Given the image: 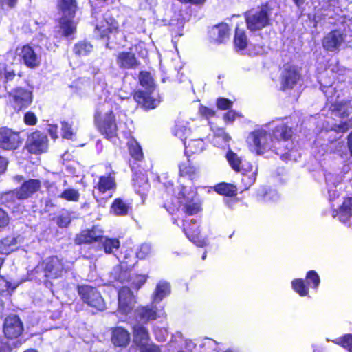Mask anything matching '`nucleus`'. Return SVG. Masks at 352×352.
I'll list each match as a JSON object with an SVG mask.
<instances>
[{
    "mask_svg": "<svg viewBox=\"0 0 352 352\" xmlns=\"http://www.w3.org/2000/svg\"><path fill=\"white\" fill-rule=\"evenodd\" d=\"M234 43L237 50H244L248 45L247 36L243 30L236 28Z\"/></svg>",
    "mask_w": 352,
    "mask_h": 352,
    "instance_id": "37",
    "label": "nucleus"
},
{
    "mask_svg": "<svg viewBox=\"0 0 352 352\" xmlns=\"http://www.w3.org/2000/svg\"><path fill=\"white\" fill-rule=\"evenodd\" d=\"M135 304V297L129 287H123L118 292V311L127 315Z\"/></svg>",
    "mask_w": 352,
    "mask_h": 352,
    "instance_id": "17",
    "label": "nucleus"
},
{
    "mask_svg": "<svg viewBox=\"0 0 352 352\" xmlns=\"http://www.w3.org/2000/svg\"><path fill=\"white\" fill-rule=\"evenodd\" d=\"M214 190L217 193L226 196H234L237 192L235 186L227 183H221L215 186Z\"/></svg>",
    "mask_w": 352,
    "mask_h": 352,
    "instance_id": "39",
    "label": "nucleus"
},
{
    "mask_svg": "<svg viewBox=\"0 0 352 352\" xmlns=\"http://www.w3.org/2000/svg\"><path fill=\"white\" fill-rule=\"evenodd\" d=\"M179 175L182 177H188L190 179L195 175L197 168L192 166L189 160L179 164Z\"/></svg>",
    "mask_w": 352,
    "mask_h": 352,
    "instance_id": "38",
    "label": "nucleus"
},
{
    "mask_svg": "<svg viewBox=\"0 0 352 352\" xmlns=\"http://www.w3.org/2000/svg\"><path fill=\"white\" fill-rule=\"evenodd\" d=\"M105 253L111 254L120 247V241L117 239L103 238L101 239Z\"/></svg>",
    "mask_w": 352,
    "mask_h": 352,
    "instance_id": "41",
    "label": "nucleus"
},
{
    "mask_svg": "<svg viewBox=\"0 0 352 352\" xmlns=\"http://www.w3.org/2000/svg\"><path fill=\"white\" fill-rule=\"evenodd\" d=\"M11 287V284L3 277L0 276V293Z\"/></svg>",
    "mask_w": 352,
    "mask_h": 352,
    "instance_id": "63",
    "label": "nucleus"
},
{
    "mask_svg": "<svg viewBox=\"0 0 352 352\" xmlns=\"http://www.w3.org/2000/svg\"><path fill=\"white\" fill-rule=\"evenodd\" d=\"M30 243L26 236L23 235L11 234L4 236L0 240V254L8 255L19 248L25 249Z\"/></svg>",
    "mask_w": 352,
    "mask_h": 352,
    "instance_id": "10",
    "label": "nucleus"
},
{
    "mask_svg": "<svg viewBox=\"0 0 352 352\" xmlns=\"http://www.w3.org/2000/svg\"><path fill=\"white\" fill-rule=\"evenodd\" d=\"M27 148L34 154H40L47 149V138L40 131L32 133L28 139Z\"/></svg>",
    "mask_w": 352,
    "mask_h": 352,
    "instance_id": "16",
    "label": "nucleus"
},
{
    "mask_svg": "<svg viewBox=\"0 0 352 352\" xmlns=\"http://www.w3.org/2000/svg\"><path fill=\"white\" fill-rule=\"evenodd\" d=\"M170 293V285L168 283L160 281L156 287L155 291L153 294V301L157 302L161 301L164 297L168 296Z\"/></svg>",
    "mask_w": 352,
    "mask_h": 352,
    "instance_id": "35",
    "label": "nucleus"
},
{
    "mask_svg": "<svg viewBox=\"0 0 352 352\" xmlns=\"http://www.w3.org/2000/svg\"><path fill=\"white\" fill-rule=\"evenodd\" d=\"M292 131L291 128L284 123H280L275 127L273 131V140L274 144H276V146L280 147L279 151L283 153H287L286 151L288 150L287 142L292 137ZM287 155L288 153L285 154L283 159H287Z\"/></svg>",
    "mask_w": 352,
    "mask_h": 352,
    "instance_id": "14",
    "label": "nucleus"
},
{
    "mask_svg": "<svg viewBox=\"0 0 352 352\" xmlns=\"http://www.w3.org/2000/svg\"><path fill=\"white\" fill-rule=\"evenodd\" d=\"M129 149L131 155L137 160H140L143 156L142 148L139 144L134 140L128 142Z\"/></svg>",
    "mask_w": 352,
    "mask_h": 352,
    "instance_id": "45",
    "label": "nucleus"
},
{
    "mask_svg": "<svg viewBox=\"0 0 352 352\" xmlns=\"http://www.w3.org/2000/svg\"><path fill=\"white\" fill-rule=\"evenodd\" d=\"M331 341L335 344L342 346L348 352H352V334H346Z\"/></svg>",
    "mask_w": 352,
    "mask_h": 352,
    "instance_id": "43",
    "label": "nucleus"
},
{
    "mask_svg": "<svg viewBox=\"0 0 352 352\" xmlns=\"http://www.w3.org/2000/svg\"><path fill=\"white\" fill-rule=\"evenodd\" d=\"M152 302L150 305L138 307L135 310V318L138 322L147 323L166 316V313L162 307H157Z\"/></svg>",
    "mask_w": 352,
    "mask_h": 352,
    "instance_id": "9",
    "label": "nucleus"
},
{
    "mask_svg": "<svg viewBox=\"0 0 352 352\" xmlns=\"http://www.w3.org/2000/svg\"><path fill=\"white\" fill-rule=\"evenodd\" d=\"M9 217L8 214L1 208H0V228L6 227L9 223Z\"/></svg>",
    "mask_w": 352,
    "mask_h": 352,
    "instance_id": "59",
    "label": "nucleus"
},
{
    "mask_svg": "<svg viewBox=\"0 0 352 352\" xmlns=\"http://www.w3.org/2000/svg\"><path fill=\"white\" fill-rule=\"evenodd\" d=\"M58 196L66 200L76 201L79 199L80 195L77 190L69 188L65 190Z\"/></svg>",
    "mask_w": 352,
    "mask_h": 352,
    "instance_id": "48",
    "label": "nucleus"
},
{
    "mask_svg": "<svg viewBox=\"0 0 352 352\" xmlns=\"http://www.w3.org/2000/svg\"><path fill=\"white\" fill-rule=\"evenodd\" d=\"M104 109L105 107L101 111H98L96 113L95 122L102 134L108 139L114 138L117 135L118 131L115 116L111 111L102 113V111Z\"/></svg>",
    "mask_w": 352,
    "mask_h": 352,
    "instance_id": "5",
    "label": "nucleus"
},
{
    "mask_svg": "<svg viewBox=\"0 0 352 352\" xmlns=\"http://www.w3.org/2000/svg\"><path fill=\"white\" fill-rule=\"evenodd\" d=\"M16 200H20L19 198V192L17 190H11L2 194L1 197V201L3 204L10 206L14 204Z\"/></svg>",
    "mask_w": 352,
    "mask_h": 352,
    "instance_id": "46",
    "label": "nucleus"
},
{
    "mask_svg": "<svg viewBox=\"0 0 352 352\" xmlns=\"http://www.w3.org/2000/svg\"><path fill=\"white\" fill-rule=\"evenodd\" d=\"M269 9L267 6L249 10L245 13L248 28L252 31L260 30L270 23Z\"/></svg>",
    "mask_w": 352,
    "mask_h": 352,
    "instance_id": "6",
    "label": "nucleus"
},
{
    "mask_svg": "<svg viewBox=\"0 0 352 352\" xmlns=\"http://www.w3.org/2000/svg\"><path fill=\"white\" fill-rule=\"evenodd\" d=\"M58 5L63 16L60 19L59 30L56 36H69L76 32V23L72 19L77 10L76 1L58 0Z\"/></svg>",
    "mask_w": 352,
    "mask_h": 352,
    "instance_id": "3",
    "label": "nucleus"
},
{
    "mask_svg": "<svg viewBox=\"0 0 352 352\" xmlns=\"http://www.w3.org/2000/svg\"><path fill=\"white\" fill-rule=\"evenodd\" d=\"M92 49L93 47L90 43L82 41L75 45L74 52L80 56H87L92 51Z\"/></svg>",
    "mask_w": 352,
    "mask_h": 352,
    "instance_id": "42",
    "label": "nucleus"
},
{
    "mask_svg": "<svg viewBox=\"0 0 352 352\" xmlns=\"http://www.w3.org/2000/svg\"><path fill=\"white\" fill-rule=\"evenodd\" d=\"M138 348L140 352H162L160 346L153 342H148Z\"/></svg>",
    "mask_w": 352,
    "mask_h": 352,
    "instance_id": "51",
    "label": "nucleus"
},
{
    "mask_svg": "<svg viewBox=\"0 0 352 352\" xmlns=\"http://www.w3.org/2000/svg\"><path fill=\"white\" fill-rule=\"evenodd\" d=\"M12 346L9 341L0 337V352H10Z\"/></svg>",
    "mask_w": 352,
    "mask_h": 352,
    "instance_id": "58",
    "label": "nucleus"
},
{
    "mask_svg": "<svg viewBox=\"0 0 352 352\" xmlns=\"http://www.w3.org/2000/svg\"><path fill=\"white\" fill-rule=\"evenodd\" d=\"M230 28L228 25L221 23L214 25L209 31L210 42L214 44L224 43L230 38Z\"/></svg>",
    "mask_w": 352,
    "mask_h": 352,
    "instance_id": "24",
    "label": "nucleus"
},
{
    "mask_svg": "<svg viewBox=\"0 0 352 352\" xmlns=\"http://www.w3.org/2000/svg\"><path fill=\"white\" fill-rule=\"evenodd\" d=\"M78 292L82 300L89 306L98 310L105 308L104 300L96 288L89 285H80L78 287Z\"/></svg>",
    "mask_w": 352,
    "mask_h": 352,
    "instance_id": "11",
    "label": "nucleus"
},
{
    "mask_svg": "<svg viewBox=\"0 0 352 352\" xmlns=\"http://www.w3.org/2000/svg\"><path fill=\"white\" fill-rule=\"evenodd\" d=\"M292 286L294 290L301 296L308 294V287L305 285L304 281L301 278H296L292 280Z\"/></svg>",
    "mask_w": 352,
    "mask_h": 352,
    "instance_id": "44",
    "label": "nucleus"
},
{
    "mask_svg": "<svg viewBox=\"0 0 352 352\" xmlns=\"http://www.w3.org/2000/svg\"><path fill=\"white\" fill-rule=\"evenodd\" d=\"M70 217L67 213H63L58 218L57 223L60 227H67L70 223Z\"/></svg>",
    "mask_w": 352,
    "mask_h": 352,
    "instance_id": "56",
    "label": "nucleus"
},
{
    "mask_svg": "<svg viewBox=\"0 0 352 352\" xmlns=\"http://www.w3.org/2000/svg\"><path fill=\"white\" fill-rule=\"evenodd\" d=\"M118 258L120 261V265L115 268V272L120 268L126 272L133 267L135 263L132 250H127L124 254L121 253L120 256H118Z\"/></svg>",
    "mask_w": 352,
    "mask_h": 352,
    "instance_id": "33",
    "label": "nucleus"
},
{
    "mask_svg": "<svg viewBox=\"0 0 352 352\" xmlns=\"http://www.w3.org/2000/svg\"><path fill=\"white\" fill-rule=\"evenodd\" d=\"M199 112L201 115L207 118L212 117L214 116L215 113L214 110L204 106H201L199 108Z\"/></svg>",
    "mask_w": 352,
    "mask_h": 352,
    "instance_id": "61",
    "label": "nucleus"
},
{
    "mask_svg": "<svg viewBox=\"0 0 352 352\" xmlns=\"http://www.w3.org/2000/svg\"><path fill=\"white\" fill-rule=\"evenodd\" d=\"M300 80V74L295 66L287 65L281 74V88L283 90L291 89L296 86Z\"/></svg>",
    "mask_w": 352,
    "mask_h": 352,
    "instance_id": "19",
    "label": "nucleus"
},
{
    "mask_svg": "<svg viewBox=\"0 0 352 352\" xmlns=\"http://www.w3.org/2000/svg\"><path fill=\"white\" fill-rule=\"evenodd\" d=\"M129 208V204L121 199H116L111 205V210L115 215L124 216L127 214Z\"/></svg>",
    "mask_w": 352,
    "mask_h": 352,
    "instance_id": "36",
    "label": "nucleus"
},
{
    "mask_svg": "<svg viewBox=\"0 0 352 352\" xmlns=\"http://www.w3.org/2000/svg\"><path fill=\"white\" fill-rule=\"evenodd\" d=\"M306 280L307 284L313 288H317L320 283L318 274L314 270L307 272Z\"/></svg>",
    "mask_w": 352,
    "mask_h": 352,
    "instance_id": "49",
    "label": "nucleus"
},
{
    "mask_svg": "<svg viewBox=\"0 0 352 352\" xmlns=\"http://www.w3.org/2000/svg\"><path fill=\"white\" fill-rule=\"evenodd\" d=\"M180 206H183V210L188 215H194L201 210V204L196 197V192L190 190L186 186H180L177 188L175 201L170 204L168 202L164 204V207L170 212L177 210Z\"/></svg>",
    "mask_w": 352,
    "mask_h": 352,
    "instance_id": "1",
    "label": "nucleus"
},
{
    "mask_svg": "<svg viewBox=\"0 0 352 352\" xmlns=\"http://www.w3.org/2000/svg\"><path fill=\"white\" fill-rule=\"evenodd\" d=\"M226 159L234 170L242 173L243 175V180L248 177L245 175L250 173V175L248 176V178L250 179V184L255 182L256 174L255 171H252L253 166L252 164L248 162H243L241 157L231 150L228 151Z\"/></svg>",
    "mask_w": 352,
    "mask_h": 352,
    "instance_id": "8",
    "label": "nucleus"
},
{
    "mask_svg": "<svg viewBox=\"0 0 352 352\" xmlns=\"http://www.w3.org/2000/svg\"><path fill=\"white\" fill-rule=\"evenodd\" d=\"M47 131L48 133L50 135L52 138L56 139L58 138V126L54 124H48Z\"/></svg>",
    "mask_w": 352,
    "mask_h": 352,
    "instance_id": "60",
    "label": "nucleus"
},
{
    "mask_svg": "<svg viewBox=\"0 0 352 352\" xmlns=\"http://www.w3.org/2000/svg\"><path fill=\"white\" fill-rule=\"evenodd\" d=\"M41 187V182L38 179H29L24 182L18 190L19 199H25L37 192Z\"/></svg>",
    "mask_w": 352,
    "mask_h": 352,
    "instance_id": "27",
    "label": "nucleus"
},
{
    "mask_svg": "<svg viewBox=\"0 0 352 352\" xmlns=\"http://www.w3.org/2000/svg\"><path fill=\"white\" fill-rule=\"evenodd\" d=\"M140 85L145 90H139L134 94V100L146 109H155L160 104L157 94L155 92L153 79L150 73L142 72L139 76Z\"/></svg>",
    "mask_w": 352,
    "mask_h": 352,
    "instance_id": "2",
    "label": "nucleus"
},
{
    "mask_svg": "<svg viewBox=\"0 0 352 352\" xmlns=\"http://www.w3.org/2000/svg\"><path fill=\"white\" fill-rule=\"evenodd\" d=\"M248 142L251 149L258 155H261L268 150H274L277 155H280L281 158H283L287 154V153H283L279 151L280 147L276 146L270 134L263 129L256 130L251 133L248 138Z\"/></svg>",
    "mask_w": 352,
    "mask_h": 352,
    "instance_id": "4",
    "label": "nucleus"
},
{
    "mask_svg": "<svg viewBox=\"0 0 352 352\" xmlns=\"http://www.w3.org/2000/svg\"><path fill=\"white\" fill-rule=\"evenodd\" d=\"M136 279L137 280L133 281L132 284L134 285V287L138 289L146 282V278L145 276L139 275L136 276Z\"/></svg>",
    "mask_w": 352,
    "mask_h": 352,
    "instance_id": "62",
    "label": "nucleus"
},
{
    "mask_svg": "<svg viewBox=\"0 0 352 352\" xmlns=\"http://www.w3.org/2000/svg\"><path fill=\"white\" fill-rule=\"evenodd\" d=\"M14 76L15 73L12 69L4 64H0V87L6 82L12 80Z\"/></svg>",
    "mask_w": 352,
    "mask_h": 352,
    "instance_id": "40",
    "label": "nucleus"
},
{
    "mask_svg": "<svg viewBox=\"0 0 352 352\" xmlns=\"http://www.w3.org/2000/svg\"><path fill=\"white\" fill-rule=\"evenodd\" d=\"M23 331V325L20 318L16 315L8 316L4 322L3 331L7 338L19 337Z\"/></svg>",
    "mask_w": 352,
    "mask_h": 352,
    "instance_id": "22",
    "label": "nucleus"
},
{
    "mask_svg": "<svg viewBox=\"0 0 352 352\" xmlns=\"http://www.w3.org/2000/svg\"><path fill=\"white\" fill-rule=\"evenodd\" d=\"M344 41V36L340 30H333L329 32L322 39V46L329 52L339 50Z\"/></svg>",
    "mask_w": 352,
    "mask_h": 352,
    "instance_id": "23",
    "label": "nucleus"
},
{
    "mask_svg": "<svg viewBox=\"0 0 352 352\" xmlns=\"http://www.w3.org/2000/svg\"><path fill=\"white\" fill-rule=\"evenodd\" d=\"M332 216L338 217L340 221L352 229V198L344 199L339 210H334Z\"/></svg>",
    "mask_w": 352,
    "mask_h": 352,
    "instance_id": "25",
    "label": "nucleus"
},
{
    "mask_svg": "<svg viewBox=\"0 0 352 352\" xmlns=\"http://www.w3.org/2000/svg\"><path fill=\"white\" fill-rule=\"evenodd\" d=\"M32 101V92L22 87H16L9 93V102L15 111L27 108Z\"/></svg>",
    "mask_w": 352,
    "mask_h": 352,
    "instance_id": "12",
    "label": "nucleus"
},
{
    "mask_svg": "<svg viewBox=\"0 0 352 352\" xmlns=\"http://www.w3.org/2000/svg\"><path fill=\"white\" fill-rule=\"evenodd\" d=\"M190 130L186 127L177 128L175 132V135L179 137L183 142L185 146L186 153H199L204 151L205 148V143L202 139L190 140L187 142L185 134H188Z\"/></svg>",
    "mask_w": 352,
    "mask_h": 352,
    "instance_id": "15",
    "label": "nucleus"
},
{
    "mask_svg": "<svg viewBox=\"0 0 352 352\" xmlns=\"http://www.w3.org/2000/svg\"><path fill=\"white\" fill-rule=\"evenodd\" d=\"M237 116V113L233 111H229L224 115V120L227 122H233L236 117Z\"/></svg>",
    "mask_w": 352,
    "mask_h": 352,
    "instance_id": "64",
    "label": "nucleus"
},
{
    "mask_svg": "<svg viewBox=\"0 0 352 352\" xmlns=\"http://www.w3.org/2000/svg\"><path fill=\"white\" fill-rule=\"evenodd\" d=\"M103 232L98 227L94 226L91 230L82 231L77 238L79 243H90L102 239Z\"/></svg>",
    "mask_w": 352,
    "mask_h": 352,
    "instance_id": "29",
    "label": "nucleus"
},
{
    "mask_svg": "<svg viewBox=\"0 0 352 352\" xmlns=\"http://www.w3.org/2000/svg\"><path fill=\"white\" fill-rule=\"evenodd\" d=\"M21 144L19 133L8 128L0 129V148L6 150L15 149Z\"/></svg>",
    "mask_w": 352,
    "mask_h": 352,
    "instance_id": "18",
    "label": "nucleus"
},
{
    "mask_svg": "<svg viewBox=\"0 0 352 352\" xmlns=\"http://www.w3.org/2000/svg\"><path fill=\"white\" fill-rule=\"evenodd\" d=\"M117 64L122 69H133L139 65L135 54L131 52H122L117 56Z\"/></svg>",
    "mask_w": 352,
    "mask_h": 352,
    "instance_id": "26",
    "label": "nucleus"
},
{
    "mask_svg": "<svg viewBox=\"0 0 352 352\" xmlns=\"http://www.w3.org/2000/svg\"><path fill=\"white\" fill-rule=\"evenodd\" d=\"M134 342L140 347L148 342L150 340L148 329L140 324L133 326Z\"/></svg>",
    "mask_w": 352,
    "mask_h": 352,
    "instance_id": "31",
    "label": "nucleus"
},
{
    "mask_svg": "<svg viewBox=\"0 0 352 352\" xmlns=\"http://www.w3.org/2000/svg\"><path fill=\"white\" fill-rule=\"evenodd\" d=\"M133 182L135 191L142 197L145 195L149 188L146 177L142 173H135Z\"/></svg>",
    "mask_w": 352,
    "mask_h": 352,
    "instance_id": "32",
    "label": "nucleus"
},
{
    "mask_svg": "<svg viewBox=\"0 0 352 352\" xmlns=\"http://www.w3.org/2000/svg\"><path fill=\"white\" fill-rule=\"evenodd\" d=\"M42 266L45 276L50 278H59L67 271L63 259L58 256H51L45 258L42 263Z\"/></svg>",
    "mask_w": 352,
    "mask_h": 352,
    "instance_id": "13",
    "label": "nucleus"
},
{
    "mask_svg": "<svg viewBox=\"0 0 352 352\" xmlns=\"http://www.w3.org/2000/svg\"><path fill=\"white\" fill-rule=\"evenodd\" d=\"M152 252L151 245L148 243L142 244L136 252V256L140 259L145 258Z\"/></svg>",
    "mask_w": 352,
    "mask_h": 352,
    "instance_id": "50",
    "label": "nucleus"
},
{
    "mask_svg": "<svg viewBox=\"0 0 352 352\" xmlns=\"http://www.w3.org/2000/svg\"><path fill=\"white\" fill-rule=\"evenodd\" d=\"M154 333L155 335L156 339L159 342H163L166 340V336H168L167 331L163 329L155 328Z\"/></svg>",
    "mask_w": 352,
    "mask_h": 352,
    "instance_id": "57",
    "label": "nucleus"
},
{
    "mask_svg": "<svg viewBox=\"0 0 352 352\" xmlns=\"http://www.w3.org/2000/svg\"><path fill=\"white\" fill-rule=\"evenodd\" d=\"M116 188L115 178L111 175H104L99 178V181L94 187V195L96 197L107 193V197H111Z\"/></svg>",
    "mask_w": 352,
    "mask_h": 352,
    "instance_id": "21",
    "label": "nucleus"
},
{
    "mask_svg": "<svg viewBox=\"0 0 352 352\" xmlns=\"http://www.w3.org/2000/svg\"><path fill=\"white\" fill-rule=\"evenodd\" d=\"M279 198L278 194L276 190H270L263 197V200L265 202H274L278 201Z\"/></svg>",
    "mask_w": 352,
    "mask_h": 352,
    "instance_id": "54",
    "label": "nucleus"
},
{
    "mask_svg": "<svg viewBox=\"0 0 352 352\" xmlns=\"http://www.w3.org/2000/svg\"><path fill=\"white\" fill-rule=\"evenodd\" d=\"M24 122L26 124L34 126L37 122V118L33 112H27L24 116Z\"/></svg>",
    "mask_w": 352,
    "mask_h": 352,
    "instance_id": "55",
    "label": "nucleus"
},
{
    "mask_svg": "<svg viewBox=\"0 0 352 352\" xmlns=\"http://www.w3.org/2000/svg\"><path fill=\"white\" fill-rule=\"evenodd\" d=\"M111 341L115 346H126L130 342V334L121 327H116L112 329Z\"/></svg>",
    "mask_w": 352,
    "mask_h": 352,
    "instance_id": "28",
    "label": "nucleus"
},
{
    "mask_svg": "<svg viewBox=\"0 0 352 352\" xmlns=\"http://www.w3.org/2000/svg\"><path fill=\"white\" fill-rule=\"evenodd\" d=\"M248 52L251 56L263 54L265 52V49L263 46L258 45L250 44L248 47Z\"/></svg>",
    "mask_w": 352,
    "mask_h": 352,
    "instance_id": "52",
    "label": "nucleus"
},
{
    "mask_svg": "<svg viewBox=\"0 0 352 352\" xmlns=\"http://www.w3.org/2000/svg\"><path fill=\"white\" fill-rule=\"evenodd\" d=\"M231 138L223 129H218L214 133L212 143L217 147L224 148L228 145Z\"/></svg>",
    "mask_w": 352,
    "mask_h": 352,
    "instance_id": "34",
    "label": "nucleus"
},
{
    "mask_svg": "<svg viewBox=\"0 0 352 352\" xmlns=\"http://www.w3.org/2000/svg\"><path fill=\"white\" fill-rule=\"evenodd\" d=\"M217 105L219 109L226 110L231 108L232 102L224 98H219L217 100Z\"/></svg>",
    "mask_w": 352,
    "mask_h": 352,
    "instance_id": "53",
    "label": "nucleus"
},
{
    "mask_svg": "<svg viewBox=\"0 0 352 352\" xmlns=\"http://www.w3.org/2000/svg\"><path fill=\"white\" fill-rule=\"evenodd\" d=\"M92 14L96 21V34H98L101 38L108 36L109 33L117 30L118 23L109 13L102 14L94 10Z\"/></svg>",
    "mask_w": 352,
    "mask_h": 352,
    "instance_id": "7",
    "label": "nucleus"
},
{
    "mask_svg": "<svg viewBox=\"0 0 352 352\" xmlns=\"http://www.w3.org/2000/svg\"><path fill=\"white\" fill-rule=\"evenodd\" d=\"M61 131H62V137L63 138H66L68 140H73L76 132L74 131L72 126L70 123L67 122H61Z\"/></svg>",
    "mask_w": 352,
    "mask_h": 352,
    "instance_id": "47",
    "label": "nucleus"
},
{
    "mask_svg": "<svg viewBox=\"0 0 352 352\" xmlns=\"http://www.w3.org/2000/svg\"><path fill=\"white\" fill-rule=\"evenodd\" d=\"M16 53L27 67L35 68L39 66L41 61V56L31 46L27 45L19 47Z\"/></svg>",
    "mask_w": 352,
    "mask_h": 352,
    "instance_id": "20",
    "label": "nucleus"
},
{
    "mask_svg": "<svg viewBox=\"0 0 352 352\" xmlns=\"http://www.w3.org/2000/svg\"><path fill=\"white\" fill-rule=\"evenodd\" d=\"M188 220H185L184 223V231L187 237L196 245L204 247L208 244L206 239H201L199 236V229L197 228L194 229L192 227H188Z\"/></svg>",
    "mask_w": 352,
    "mask_h": 352,
    "instance_id": "30",
    "label": "nucleus"
}]
</instances>
